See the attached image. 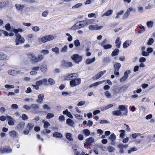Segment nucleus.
Masks as SVG:
<instances>
[{
  "instance_id": "obj_1",
  "label": "nucleus",
  "mask_w": 155,
  "mask_h": 155,
  "mask_svg": "<svg viewBox=\"0 0 155 155\" xmlns=\"http://www.w3.org/2000/svg\"><path fill=\"white\" fill-rule=\"evenodd\" d=\"M92 22V20H91L80 21L72 26L71 29L72 30H75L76 29H79L84 28L85 26L90 24Z\"/></svg>"
},
{
  "instance_id": "obj_2",
  "label": "nucleus",
  "mask_w": 155,
  "mask_h": 155,
  "mask_svg": "<svg viewBox=\"0 0 155 155\" xmlns=\"http://www.w3.org/2000/svg\"><path fill=\"white\" fill-rule=\"evenodd\" d=\"M16 38L15 40V45H18L19 44L24 43L25 41V38L22 37L20 34H15Z\"/></svg>"
},
{
  "instance_id": "obj_3",
  "label": "nucleus",
  "mask_w": 155,
  "mask_h": 155,
  "mask_svg": "<svg viewBox=\"0 0 155 155\" xmlns=\"http://www.w3.org/2000/svg\"><path fill=\"white\" fill-rule=\"evenodd\" d=\"M81 79L77 78L74 80H72L70 82V84L71 87H74L80 84L81 83Z\"/></svg>"
},
{
  "instance_id": "obj_4",
  "label": "nucleus",
  "mask_w": 155,
  "mask_h": 155,
  "mask_svg": "<svg viewBox=\"0 0 155 155\" xmlns=\"http://www.w3.org/2000/svg\"><path fill=\"white\" fill-rule=\"evenodd\" d=\"M128 145L127 144H124L122 143H120L118 145V148L119 149V153L120 155L125 153L124 149L127 147Z\"/></svg>"
},
{
  "instance_id": "obj_5",
  "label": "nucleus",
  "mask_w": 155,
  "mask_h": 155,
  "mask_svg": "<svg viewBox=\"0 0 155 155\" xmlns=\"http://www.w3.org/2000/svg\"><path fill=\"white\" fill-rule=\"evenodd\" d=\"M128 106L127 105H120L118 107V109L121 111H123L122 116H127V114Z\"/></svg>"
},
{
  "instance_id": "obj_6",
  "label": "nucleus",
  "mask_w": 155,
  "mask_h": 155,
  "mask_svg": "<svg viewBox=\"0 0 155 155\" xmlns=\"http://www.w3.org/2000/svg\"><path fill=\"white\" fill-rule=\"evenodd\" d=\"M120 64L118 62L115 63L114 65V74L116 75H118L119 74L118 71L121 67Z\"/></svg>"
},
{
  "instance_id": "obj_7",
  "label": "nucleus",
  "mask_w": 155,
  "mask_h": 155,
  "mask_svg": "<svg viewBox=\"0 0 155 155\" xmlns=\"http://www.w3.org/2000/svg\"><path fill=\"white\" fill-rule=\"evenodd\" d=\"M28 56L30 59V61L32 63H37V58L33 53L30 52L28 54Z\"/></svg>"
},
{
  "instance_id": "obj_8",
  "label": "nucleus",
  "mask_w": 155,
  "mask_h": 155,
  "mask_svg": "<svg viewBox=\"0 0 155 155\" xmlns=\"http://www.w3.org/2000/svg\"><path fill=\"white\" fill-rule=\"evenodd\" d=\"M130 73V71L129 70L125 72L124 76L121 77L120 79V82L121 83L124 82L128 77V74Z\"/></svg>"
},
{
  "instance_id": "obj_9",
  "label": "nucleus",
  "mask_w": 155,
  "mask_h": 155,
  "mask_svg": "<svg viewBox=\"0 0 155 155\" xmlns=\"http://www.w3.org/2000/svg\"><path fill=\"white\" fill-rule=\"evenodd\" d=\"M71 58L75 62L78 63L81 61L82 58L81 57L77 54H74L71 57Z\"/></svg>"
},
{
  "instance_id": "obj_10",
  "label": "nucleus",
  "mask_w": 155,
  "mask_h": 155,
  "mask_svg": "<svg viewBox=\"0 0 155 155\" xmlns=\"http://www.w3.org/2000/svg\"><path fill=\"white\" fill-rule=\"evenodd\" d=\"M25 125V123L23 121L19 122L17 124L16 128L18 130H21L24 129Z\"/></svg>"
},
{
  "instance_id": "obj_11",
  "label": "nucleus",
  "mask_w": 155,
  "mask_h": 155,
  "mask_svg": "<svg viewBox=\"0 0 155 155\" xmlns=\"http://www.w3.org/2000/svg\"><path fill=\"white\" fill-rule=\"evenodd\" d=\"M10 136L13 138H17L18 136V133L15 130H12L9 132Z\"/></svg>"
},
{
  "instance_id": "obj_12",
  "label": "nucleus",
  "mask_w": 155,
  "mask_h": 155,
  "mask_svg": "<svg viewBox=\"0 0 155 155\" xmlns=\"http://www.w3.org/2000/svg\"><path fill=\"white\" fill-rule=\"evenodd\" d=\"M9 0H3L0 2V8L1 9L5 7L9 2Z\"/></svg>"
},
{
  "instance_id": "obj_13",
  "label": "nucleus",
  "mask_w": 155,
  "mask_h": 155,
  "mask_svg": "<svg viewBox=\"0 0 155 155\" xmlns=\"http://www.w3.org/2000/svg\"><path fill=\"white\" fill-rule=\"evenodd\" d=\"M77 75L78 74L76 73L71 74L66 77V79L68 81L74 80L77 78Z\"/></svg>"
},
{
  "instance_id": "obj_14",
  "label": "nucleus",
  "mask_w": 155,
  "mask_h": 155,
  "mask_svg": "<svg viewBox=\"0 0 155 155\" xmlns=\"http://www.w3.org/2000/svg\"><path fill=\"white\" fill-rule=\"evenodd\" d=\"M62 64L64 66L67 68L71 67L73 66V64L71 62H67L65 60L62 61Z\"/></svg>"
},
{
  "instance_id": "obj_15",
  "label": "nucleus",
  "mask_w": 155,
  "mask_h": 155,
  "mask_svg": "<svg viewBox=\"0 0 155 155\" xmlns=\"http://www.w3.org/2000/svg\"><path fill=\"white\" fill-rule=\"evenodd\" d=\"M12 150L10 147L4 148L1 151L2 153H10L12 152Z\"/></svg>"
},
{
  "instance_id": "obj_16",
  "label": "nucleus",
  "mask_w": 155,
  "mask_h": 155,
  "mask_svg": "<svg viewBox=\"0 0 155 155\" xmlns=\"http://www.w3.org/2000/svg\"><path fill=\"white\" fill-rule=\"evenodd\" d=\"M104 73H105L106 71H101L100 72L95 76L94 78V79L96 80L98 79L104 75Z\"/></svg>"
},
{
  "instance_id": "obj_17",
  "label": "nucleus",
  "mask_w": 155,
  "mask_h": 155,
  "mask_svg": "<svg viewBox=\"0 0 155 155\" xmlns=\"http://www.w3.org/2000/svg\"><path fill=\"white\" fill-rule=\"evenodd\" d=\"M44 96L43 94H41L39 95L38 97V99L37 100V102L41 103L43 101Z\"/></svg>"
},
{
  "instance_id": "obj_18",
  "label": "nucleus",
  "mask_w": 155,
  "mask_h": 155,
  "mask_svg": "<svg viewBox=\"0 0 155 155\" xmlns=\"http://www.w3.org/2000/svg\"><path fill=\"white\" fill-rule=\"evenodd\" d=\"M116 138V136L114 133H112L109 137V139L112 141L110 143L111 145H114V144L113 143V142L115 140Z\"/></svg>"
},
{
  "instance_id": "obj_19",
  "label": "nucleus",
  "mask_w": 155,
  "mask_h": 155,
  "mask_svg": "<svg viewBox=\"0 0 155 155\" xmlns=\"http://www.w3.org/2000/svg\"><path fill=\"white\" fill-rule=\"evenodd\" d=\"M112 114L114 116H122V115L121 111L120 110L113 111L112 112Z\"/></svg>"
},
{
  "instance_id": "obj_20",
  "label": "nucleus",
  "mask_w": 155,
  "mask_h": 155,
  "mask_svg": "<svg viewBox=\"0 0 155 155\" xmlns=\"http://www.w3.org/2000/svg\"><path fill=\"white\" fill-rule=\"evenodd\" d=\"M15 6L17 10H21L24 7L25 5L23 4H16L15 5Z\"/></svg>"
},
{
  "instance_id": "obj_21",
  "label": "nucleus",
  "mask_w": 155,
  "mask_h": 155,
  "mask_svg": "<svg viewBox=\"0 0 155 155\" xmlns=\"http://www.w3.org/2000/svg\"><path fill=\"white\" fill-rule=\"evenodd\" d=\"M40 70L42 72H46L47 71V67L45 64H42L40 67Z\"/></svg>"
},
{
  "instance_id": "obj_22",
  "label": "nucleus",
  "mask_w": 155,
  "mask_h": 155,
  "mask_svg": "<svg viewBox=\"0 0 155 155\" xmlns=\"http://www.w3.org/2000/svg\"><path fill=\"white\" fill-rule=\"evenodd\" d=\"M120 40V37H118L116 40L115 43L116 47L117 48H120V47L121 44Z\"/></svg>"
},
{
  "instance_id": "obj_23",
  "label": "nucleus",
  "mask_w": 155,
  "mask_h": 155,
  "mask_svg": "<svg viewBox=\"0 0 155 155\" xmlns=\"http://www.w3.org/2000/svg\"><path fill=\"white\" fill-rule=\"evenodd\" d=\"M95 60V58L94 57L91 59L88 58L85 61V62L87 64H89L94 62Z\"/></svg>"
},
{
  "instance_id": "obj_24",
  "label": "nucleus",
  "mask_w": 155,
  "mask_h": 155,
  "mask_svg": "<svg viewBox=\"0 0 155 155\" xmlns=\"http://www.w3.org/2000/svg\"><path fill=\"white\" fill-rule=\"evenodd\" d=\"M63 114H66L68 117L71 118H73V117L70 112L68 111L67 109H66L65 110L63 111Z\"/></svg>"
},
{
  "instance_id": "obj_25",
  "label": "nucleus",
  "mask_w": 155,
  "mask_h": 155,
  "mask_svg": "<svg viewBox=\"0 0 155 155\" xmlns=\"http://www.w3.org/2000/svg\"><path fill=\"white\" fill-rule=\"evenodd\" d=\"M113 11L112 10H109L106 12L104 14L102 15L101 17H103L104 16H108L111 15L113 13Z\"/></svg>"
},
{
  "instance_id": "obj_26",
  "label": "nucleus",
  "mask_w": 155,
  "mask_h": 155,
  "mask_svg": "<svg viewBox=\"0 0 155 155\" xmlns=\"http://www.w3.org/2000/svg\"><path fill=\"white\" fill-rule=\"evenodd\" d=\"M8 73L9 74L12 76L16 75L17 74L16 71L12 69L8 70Z\"/></svg>"
},
{
  "instance_id": "obj_27",
  "label": "nucleus",
  "mask_w": 155,
  "mask_h": 155,
  "mask_svg": "<svg viewBox=\"0 0 155 155\" xmlns=\"http://www.w3.org/2000/svg\"><path fill=\"white\" fill-rule=\"evenodd\" d=\"M105 81H100L97 82L90 85L89 86L90 88L92 87H93L99 85L101 84L103 82Z\"/></svg>"
},
{
  "instance_id": "obj_28",
  "label": "nucleus",
  "mask_w": 155,
  "mask_h": 155,
  "mask_svg": "<svg viewBox=\"0 0 155 155\" xmlns=\"http://www.w3.org/2000/svg\"><path fill=\"white\" fill-rule=\"evenodd\" d=\"M8 58L7 56L2 52H0V60L8 59Z\"/></svg>"
},
{
  "instance_id": "obj_29",
  "label": "nucleus",
  "mask_w": 155,
  "mask_h": 155,
  "mask_svg": "<svg viewBox=\"0 0 155 155\" xmlns=\"http://www.w3.org/2000/svg\"><path fill=\"white\" fill-rule=\"evenodd\" d=\"M107 150L110 153H114L115 150V148L113 146L110 145L107 147Z\"/></svg>"
},
{
  "instance_id": "obj_30",
  "label": "nucleus",
  "mask_w": 155,
  "mask_h": 155,
  "mask_svg": "<svg viewBox=\"0 0 155 155\" xmlns=\"http://www.w3.org/2000/svg\"><path fill=\"white\" fill-rule=\"evenodd\" d=\"M67 124H68L70 126H72L74 124V122L72 120L68 118L66 120Z\"/></svg>"
},
{
  "instance_id": "obj_31",
  "label": "nucleus",
  "mask_w": 155,
  "mask_h": 155,
  "mask_svg": "<svg viewBox=\"0 0 155 155\" xmlns=\"http://www.w3.org/2000/svg\"><path fill=\"white\" fill-rule=\"evenodd\" d=\"M146 25L148 28H151L153 26V22L152 21H149L147 22Z\"/></svg>"
},
{
  "instance_id": "obj_32",
  "label": "nucleus",
  "mask_w": 155,
  "mask_h": 155,
  "mask_svg": "<svg viewBox=\"0 0 155 155\" xmlns=\"http://www.w3.org/2000/svg\"><path fill=\"white\" fill-rule=\"evenodd\" d=\"M119 51V50L117 48H115L111 53V56L114 57L118 55V53Z\"/></svg>"
},
{
  "instance_id": "obj_33",
  "label": "nucleus",
  "mask_w": 155,
  "mask_h": 155,
  "mask_svg": "<svg viewBox=\"0 0 155 155\" xmlns=\"http://www.w3.org/2000/svg\"><path fill=\"white\" fill-rule=\"evenodd\" d=\"M13 31L15 33V34H18V32H22L23 30L22 29L19 28L18 29H14Z\"/></svg>"
},
{
  "instance_id": "obj_34",
  "label": "nucleus",
  "mask_w": 155,
  "mask_h": 155,
  "mask_svg": "<svg viewBox=\"0 0 155 155\" xmlns=\"http://www.w3.org/2000/svg\"><path fill=\"white\" fill-rule=\"evenodd\" d=\"M111 61L110 58L109 57H106L104 58L103 60V61L104 63H108L110 62Z\"/></svg>"
},
{
  "instance_id": "obj_35",
  "label": "nucleus",
  "mask_w": 155,
  "mask_h": 155,
  "mask_svg": "<svg viewBox=\"0 0 155 155\" xmlns=\"http://www.w3.org/2000/svg\"><path fill=\"white\" fill-rule=\"evenodd\" d=\"M43 123H44V127L45 128H48V127L50 125V123L44 120H43L42 121Z\"/></svg>"
},
{
  "instance_id": "obj_36",
  "label": "nucleus",
  "mask_w": 155,
  "mask_h": 155,
  "mask_svg": "<svg viewBox=\"0 0 155 155\" xmlns=\"http://www.w3.org/2000/svg\"><path fill=\"white\" fill-rule=\"evenodd\" d=\"M53 136L55 137H61L62 136V135L59 132H55L54 133Z\"/></svg>"
},
{
  "instance_id": "obj_37",
  "label": "nucleus",
  "mask_w": 155,
  "mask_h": 155,
  "mask_svg": "<svg viewBox=\"0 0 155 155\" xmlns=\"http://www.w3.org/2000/svg\"><path fill=\"white\" fill-rule=\"evenodd\" d=\"M66 137L69 141H71L73 140L71 138V134L70 133H67L66 134Z\"/></svg>"
},
{
  "instance_id": "obj_38",
  "label": "nucleus",
  "mask_w": 155,
  "mask_h": 155,
  "mask_svg": "<svg viewBox=\"0 0 155 155\" xmlns=\"http://www.w3.org/2000/svg\"><path fill=\"white\" fill-rule=\"evenodd\" d=\"M125 132V131L123 130H119V132L120 133V137L122 138L124 137Z\"/></svg>"
},
{
  "instance_id": "obj_39",
  "label": "nucleus",
  "mask_w": 155,
  "mask_h": 155,
  "mask_svg": "<svg viewBox=\"0 0 155 155\" xmlns=\"http://www.w3.org/2000/svg\"><path fill=\"white\" fill-rule=\"evenodd\" d=\"M27 127L28 128L29 130H31L34 126V124L32 123H28L27 125Z\"/></svg>"
},
{
  "instance_id": "obj_40",
  "label": "nucleus",
  "mask_w": 155,
  "mask_h": 155,
  "mask_svg": "<svg viewBox=\"0 0 155 155\" xmlns=\"http://www.w3.org/2000/svg\"><path fill=\"white\" fill-rule=\"evenodd\" d=\"M44 56L41 54L38 55V58H37V63L42 61L44 58Z\"/></svg>"
},
{
  "instance_id": "obj_41",
  "label": "nucleus",
  "mask_w": 155,
  "mask_h": 155,
  "mask_svg": "<svg viewBox=\"0 0 155 155\" xmlns=\"http://www.w3.org/2000/svg\"><path fill=\"white\" fill-rule=\"evenodd\" d=\"M130 45L129 41H125L123 45V47L124 48H126Z\"/></svg>"
},
{
  "instance_id": "obj_42",
  "label": "nucleus",
  "mask_w": 155,
  "mask_h": 155,
  "mask_svg": "<svg viewBox=\"0 0 155 155\" xmlns=\"http://www.w3.org/2000/svg\"><path fill=\"white\" fill-rule=\"evenodd\" d=\"M74 45L76 47H79L80 45V42L78 39L75 40L74 42Z\"/></svg>"
},
{
  "instance_id": "obj_43",
  "label": "nucleus",
  "mask_w": 155,
  "mask_h": 155,
  "mask_svg": "<svg viewBox=\"0 0 155 155\" xmlns=\"http://www.w3.org/2000/svg\"><path fill=\"white\" fill-rule=\"evenodd\" d=\"M102 46L105 49H110L112 47V45L110 44L104 45Z\"/></svg>"
},
{
  "instance_id": "obj_44",
  "label": "nucleus",
  "mask_w": 155,
  "mask_h": 155,
  "mask_svg": "<svg viewBox=\"0 0 155 155\" xmlns=\"http://www.w3.org/2000/svg\"><path fill=\"white\" fill-rule=\"evenodd\" d=\"M83 132L84 134L86 136H87L90 135V131L88 129H85L83 130Z\"/></svg>"
},
{
  "instance_id": "obj_45",
  "label": "nucleus",
  "mask_w": 155,
  "mask_h": 155,
  "mask_svg": "<svg viewBox=\"0 0 155 155\" xmlns=\"http://www.w3.org/2000/svg\"><path fill=\"white\" fill-rule=\"evenodd\" d=\"M124 12V11L123 10L121 11L120 12H118L117 14V16L115 17L116 19H118L120 18V16Z\"/></svg>"
},
{
  "instance_id": "obj_46",
  "label": "nucleus",
  "mask_w": 155,
  "mask_h": 155,
  "mask_svg": "<svg viewBox=\"0 0 155 155\" xmlns=\"http://www.w3.org/2000/svg\"><path fill=\"white\" fill-rule=\"evenodd\" d=\"M86 141L87 142H88L89 144L93 143L94 141V139L92 137H90L87 138Z\"/></svg>"
},
{
  "instance_id": "obj_47",
  "label": "nucleus",
  "mask_w": 155,
  "mask_h": 155,
  "mask_svg": "<svg viewBox=\"0 0 155 155\" xmlns=\"http://www.w3.org/2000/svg\"><path fill=\"white\" fill-rule=\"evenodd\" d=\"M97 25H90L89 27L88 28L90 30H96Z\"/></svg>"
},
{
  "instance_id": "obj_48",
  "label": "nucleus",
  "mask_w": 155,
  "mask_h": 155,
  "mask_svg": "<svg viewBox=\"0 0 155 155\" xmlns=\"http://www.w3.org/2000/svg\"><path fill=\"white\" fill-rule=\"evenodd\" d=\"M31 108H32L35 110H37L39 108V106L38 104H33L31 105Z\"/></svg>"
},
{
  "instance_id": "obj_49",
  "label": "nucleus",
  "mask_w": 155,
  "mask_h": 155,
  "mask_svg": "<svg viewBox=\"0 0 155 155\" xmlns=\"http://www.w3.org/2000/svg\"><path fill=\"white\" fill-rule=\"evenodd\" d=\"M41 40L43 43H45L48 41L47 35L42 37L41 39Z\"/></svg>"
},
{
  "instance_id": "obj_50",
  "label": "nucleus",
  "mask_w": 155,
  "mask_h": 155,
  "mask_svg": "<svg viewBox=\"0 0 155 155\" xmlns=\"http://www.w3.org/2000/svg\"><path fill=\"white\" fill-rule=\"evenodd\" d=\"M32 29L35 32H37L40 30L39 27L37 26H32Z\"/></svg>"
},
{
  "instance_id": "obj_51",
  "label": "nucleus",
  "mask_w": 155,
  "mask_h": 155,
  "mask_svg": "<svg viewBox=\"0 0 155 155\" xmlns=\"http://www.w3.org/2000/svg\"><path fill=\"white\" fill-rule=\"evenodd\" d=\"M82 5V4L81 3H79L73 6L72 7V8L74 9L77 8L81 6Z\"/></svg>"
},
{
  "instance_id": "obj_52",
  "label": "nucleus",
  "mask_w": 155,
  "mask_h": 155,
  "mask_svg": "<svg viewBox=\"0 0 155 155\" xmlns=\"http://www.w3.org/2000/svg\"><path fill=\"white\" fill-rule=\"evenodd\" d=\"M68 49L67 45H65L61 50V51L62 53L66 52Z\"/></svg>"
},
{
  "instance_id": "obj_53",
  "label": "nucleus",
  "mask_w": 155,
  "mask_h": 155,
  "mask_svg": "<svg viewBox=\"0 0 155 155\" xmlns=\"http://www.w3.org/2000/svg\"><path fill=\"white\" fill-rule=\"evenodd\" d=\"M54 117V114L52 113H48L46 116V118L48 119H49Z\"/></svg>"
},
{
  "instance_id": "obj_54",
  "label": "nucleus",
  "mask_w": 155,
  "mask_h": 155,
  "mask_svg": "<svg viewBox=\"0 0 155 155\" xmlns=\"http://www.w3.org/2000/svg\"><path fill=\"white\" fill-rule=\"evenodd\" d=\"M52 51L56 54H58L59 53V49L58 47H55L54 48H52Z\"/></svg>"
},
{
  "instance_id": "obj_55",
  "label": "nucleus",
  "mask_w": 155,
  "mask_h": 155,
  "mask_svg": "<svg viewBox=\"0 0 155 155\" xmlns=\"http://www.w3.org/2000/svg\"><path fill=\"white\" fill-rule=\"evenodd\" d=\"M66 35L68 36L67 39L68 41L70 42L72 41L73 39L72 36L69 33H66Z\"/></svg>"
},
{
  "instance_id": "obj_56",
  "label": "nucleus",
  "mask_w": 155,
  "mask_h": 155,
  "mask_svg": "<svg viewBox=\"0 0 155 155\" xmlns=\"http://www.w3.org/2000/svg\"><path fill=\"white\" fill-rule=\"evenodd\" d=\"M134 10V9L133 8L130 7L128 8L125 12L129 15L131 11H133Z\"/></svg>"
},
{
  "instance_id": "obj_57",
  "label": "nucleus",
  "mask_w": 155,
  "mask_h": 155,
  "mask_svg": "<svg viewBox=\"0 0 155 155\" xmlns=\"http://www.w3.org/2000/svg\"><path fill=\"white\" fill-rule=\"evenodd\" d=\"M134 10V9L133 8L130 7L128 8L125 12L129 15L131 11H133Z\"/></svg>"
},
{
  "instance_id": "obj_58",
  "label": "nucleus",
  "mask_w": 155,
  "mask_h": 155,
  "mask_svg": "<svg viewBox=\"0 0 155 155\" xmlns=\"http://www.w3.org/2000/svg\"><path fill=\"white\" fill-rule=\"evenodd\" d=\"M41 52L44 55H46L49 53V51L48 50H41Z\"/></svg>"
},
{
  "instance_id": "obj_59",
  "label": "nucleus",
  "mask_w": 155,
  "mask_h": 155,
  "mask_svg": "<svg viewBox=\"0 0 155 155\" xmlns=\"http://www.w3.org/2000/svg\"><path fill=\"white\" fill-rule=\"evenodd\" d=\"M154 41L153 40L152 38H150L148 40L147 44L148 45H151L153 44Z\"/></svg>"
},
{
  "instance_id": "obj_60",
  "label": "nucleus",
  "mask_w": 155,
  "mask_h": 155,
  "mask_svg": "<svg viewBox=\"0 0 155 155\" xmlns=\"http://www.w3.org/2000/svg\"><path fill=\"white\" fill-rule=\"evenodd\" d=\"M48 82L49 84L53 85L55 84V81L52 78H49L48 80Z\"/></svg>"
},
{
  "instance_id": "obj_61",
  "label": "nucleus",
  "mask_w": 155,
  "mask_h": 155,
  "mask_svg": "<svg viewBox=\"0 0 155 155\" xmlns=\"http://www.w3.org/2000/svg\"><path fill=\"white\" fill-rule=\"evenodd\" d=\"M62 95L64 97L68 95L70 96L71 95V93H69L67 92L63 91L62 93Z\"/></svg>"
},
{
  "instance_id": "obj_62",
  "label": "nucleus",
  "mask_w": 155,
  "mask_h": 155,
  "mask_svg": "<svg viewBox=\"0 0 155 155\" xmlns=\"http://www.w3.org/2000/svg\"><path fill=\"white\" fill-rule=\"evenodd\" d=\"M105 94L107 97V98H109L111 97V94H110V92L108 91H106L105 92Z\"/></svg>"
},
{
  "instance_id": "obj_63",
  "label": "nucleus",
  "mask_w": 155,
  "mask_h": 155,
  "mask_svg": "<svg viewBox=\"0 0 155 155\" xmlns=\"http://www.w3.org/2000/svg\"><path fill=\"white\" fill-rule=\"evenodd\" d=\"M85 153L83 151L80 154V153L77 151L74 152V155H84Z\"/></svg>"
},
{
  "instance_id": "obj_64",
  "label": "nucleus",
  "mask_w": 155,
  "mask_h": 155,
  "mask_svg": "<svg viewBox=\"0 0 155 155\" xmlns=\"http://www.w3.org/2000/svg\"><path fill=\"white\" fill-rule=\"evenodd\" d=\"M43 107L44 109H46L47 110H48L51 109L50 107L47 104L44 105Z\"/></svg>"
}]
</instances>
